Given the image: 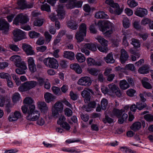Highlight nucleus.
Masks as SVG:
<instances>
[{
    "instance_id": "12",
    "label": "nucleus",
    "mask_w": 153,
    "mask_h": 153,
    "mask_svg": "<svg viewBox=\"0 0 153 153\" xmlns=\"http://www.w3.org/2000/svg\"><path fill=\"white\" fill-rule=\"evenodd\" d=\"M21 113L19 111H15L13 113H11L8 117L9 120L10 122H13L17 120L21 117Z\"/></svg>"
},
{
    "instance_id": "36",
    "label": "nucleus",
    "mask_w": 153,
    "mask_h": 153,
    "mask_svg": "<svg viewBox=\"0 0 153 153\" xmlns=\"http://www.w3.org/2000/svg\"><path fill=\"white\" fill-rule=\"evenodd\" d=\"M148 80V79L147 78H144L142 80V83L143 86L145 88L147 89H150L152 87L150 84L146 81Z\"/></svg>"
},
{
    "instance_id": "58",
    "label": "nucleus",
    "mask_w": 153,
    "mask_h": 153,
    "mask_svg": "<svg viewBox=\"0 0 153 153\" xmlns=\"http://www.w3.org/2000/svg\"><path fill=\"white\" fill-rule=\"evenodd\" d=\"M128 117V115L124 113L122 116L121 118H120L118 120V123L120 124L123 123V122Z\"/></svg>"
},
{
    "instance_id": "38",
    "label": "nucleus",
    "mask_w": 153,
    "mask_h": 153,
    "mask_svg": "<svg viewBox=\"0 0 153 153\" xmlns=\"http://www.w3.org/2000/svg\"><path fill=\"white\" fill-rule=\"evenodd\" d=\"M87 71L91 74L96 76L99 72V70L95 68H88Z\"/></svg>"
},
{
    "instance_id": "33",
    "label": "nucleus",
    "mask_w": 153,
    "mask_h": 153,
    "mask_svg": "<svg viewBox=\"0 0 153 153\" xmlns=\"http://www.w3.org/2000/svg\"><path fill=\"white\" fill-rule=\"evenodd\" d=\"M68 27L73 30H76L77 28V24L74 21H69L67 24Z\"/></svg>"
},
{
    "instance_id": "31",
    "label": "nucleus",
    "mask_w": 153,
    "mask_h": 153,
    "mask_svg": "<svg viewBox=\"0 0 153 153\" xmlns=\"http://www.w3.org/2000/svg\"><path fill=\"white\" fill-rule=\"evenodd\" d=\"M76 57L78 61L80 63H82L85 60L84 55L81 53H78L76 55Z\"/></svg>"
},
{
    "instance_id": "17",
    "label": "nucleus",
    "mask_w": 153,
    "mask_h": 153,
    "mask_svg": "<svg viewBox=\"0 0 153 153\" xmlns=\"http://www.w3.org/2000/svg\"><path fill=\"white\" fill-rule=\"evenodd\" d=\"M90 93H92V91L90 89H85L81 93V95L85 98V102L89 101L90 97Z\"/></svg>"
},
{
    "instance_id": "10",
    "label": "nucleus",
    "mask_w": 153,
    "mask_h": 153,
    "mask_svg": "<svg viewBox=\"0 0 153 153\" xmlns=\"http://www.w3.org/2000/svg\"><path fill=\"white\" fill-rule=\"evenodd\" d=\"M0 30L5 34L7 33L9 30V25L5 19H0Z\"/></svg>"
},
{
    "instance_id": "21",
    "label": "nucleus",
    "mask_w": 153,
    "mask_h": 153,
    "mask_svg": "<svg viewBox=\"0 0 153 153\" xmlns=\"http://www.w3.org/2000/svg\"><path fill=\"white\" fill-rule=\"evenodd\" d=\"M10 60L13 62L16 66L19 65L20 63L21 62V58L18 55H13L11 56Z\"/></svg>"
},
{
    "instance_id": "24",
    "label": "nucleus",
    "mask_w": 153,
    "mask_h": 153,
    "mask_svg": "<svg viewBox=\"0 0 153 153\" xmlns=\"http://www.w3.org/2000/svg\"><path fill=\"white\" fill-rule=\"evenodd\" d=\"M70 68L74 70L77 74H80L82 72L81 68L78 64L75 63L71 64L70 65Z\"/></svg>"
},
{
    "instance_id": "3",
    "label": "nucleus",
    "mask_w": 153,
    "mask_h": 153,
    "mask_svg": "<svg viewBox=\"0 0 153 153\" xmlns=\"http://www.w3.org/2000/svg\"><path fill=\"white\" fill-rule=\"evenodd\" d=\"M105 3L113 8H110L109 9V12L111 13L120 15L122 12L123 10L120 8L119 4L117 3H114L113 0H106Z\"/></svg>"
},
{
    "instance_id": "55",
    "label": "nucleus",
    "mask_w": 153,
    "mask_h": 153,
    "mask_svg": "<svg viewBox=\"0 0 153 153\" xmlns=\"http://www.w3.org/2000/svg\"><path fill=\"white\" fill-rule=\"evenodd\" d=\"M60 39L59 38H56L53 41V48L54 50L56 49L57 47L59 46V43Z\"/></svg>"
},
{
    "instance_id": "52",
    "label": "nucleus",
    "mask_w": 153,
    "mask_h": 153,
    "mask_svg": "<svg viewBox=\"0 0 153 153\" xmlns=\"http://www.w3.org/2000/svg\"><path fill=\"white\" fill-rule=\"evenodd\" d=\"M144 119L148 122H151L153 121V115L148 114L145 115L144 116Z\"/></svg>"
},
{
    "instance_id": "16",
    "label": "nucleus",
    "mask_w": 153,
    "mask_h": 153,
    "mask_svg": "<svg viewBox=\"0 0 153 153\" xmlns=\"http://www.w3.org/2000/svg\"><path fill=\"white\" fill-rule=\"evenodd\" d=\"M38 106L42 112L45 113L48 110V108L46 103L44 101H39L37 102Z\"/></svg>"
},
{
    "instance_id": "44",
    "label": "nucleus",
    "mask_w": 153,
    "mask_h": 153,
    "mask_svg": "<svg viewBox=\"0 0 153 153\" xmlns=\"http://www.w3.org/2000/svg\"><path fill=\"white\" fill-rule=\"evenodd\" d=\"M123 27L125 28H127L129 27L130 22L128 18H124L123 20Z\"/></svg>"
},
{
    "instance_id": "13",
    "label": "nucleus",
    "mask_w": 153,
    "mask_h": 153,
    "mask_svg": "<svg viewBox=\"0 0 153 153\" xmlns=\"http://www.w3.org/2000/svg\"><path fill=\"white\" fill-rule=\"evenodd\" d=\"M129 55L127 52L124 49H122L120 51V60L122 63H124L127 61L128 59Z\"/></svg>"
},
{
    "instance_id": "59",
    "label": "nucleus",
    "mask_w": 153,
    "mask_h": 153,
    "mask_svg": "<svg viewBox=\"0 0 153 153\" xmlns=\"http://www.w3.org/2000/svg\"><path fill=\"white\" fill-rule=\"evenodd\" d=\"M87 62L89 66L94 65L95 64V60L91 58H88L87 59Z\"/></svg>"
},
{
    "instance_id": "19",
    "label": "nucleus",
    "mask_w": 153,
    "mask_h": 153,
    "mask_svg": "<svg viewBox=\"0 0 153 153\" xmlns=\"http://www.w3.org/2000/svg\"><path fill=\"white\" fill-rule=\"evenodd\" d=\"M22 48L27 55H31L33 54L34 51L30 45L24 44L22 45Z\"/></svg>"
},
{
    "instance_id": "32",
    "label": "nucleus",
    "mask_w": 153,
    "mask_h": 153,
    "mask_svg": "<svg viewBox=\"0 0 153 153\" xmlns=\"http://www.w3.org/2000/svg\"><path fill=\"white\" fill-rule=\"evenodd\" d=\"M149 67L147 65H144L140 68L138 72L141 74H147L149 72Z\"/></svg>"
},
{
    "instance_id": "56",
    "label": "nucleus",
    "mask_w": 153,
    "mask_h": 153,
    "mask_svg": "<svg viewBox=\"0 0 153 153\" xmlns=\"http://www.w3.org/2000/svg\"><path fill=\"white\" fill-rule=\"evenodd\" d=\"M45 39L46 42H49L52 39V36L48 32H45L44 33Z\"/></svg>"
},
{
    "instance_id": "43",
    "label": "nucleus",
    "mask_w": 153,
    "mask_h": 153,
    "mask_svg": "<svg viewBox=\"0 0 153 153\" xmlns=\"http://www.w3.org/2000/svg\"><path fill=\"white\" fill-rule=\"evenodd\" d=\"M36 79L37 81V82H36L37 85L38 84L40 86H42L46 81L45 78L40 76L37 77Z\"/></svg>"
},
{
    "instance_id": "30",
    "label": "nucleus",
    "mask_w": 153,
    "mask_h": 153,
    "mask_svg": "<svg viewBox=\"0 0 153 153\" xmlns=\"http://www.w3.org/2000/svg\"><path fill=\"white\" fill-rule=\"evenodd\" d=\"M141 126V124L140 122H137L134 123L131 127V129L134 131L139 130Z\"/></svg>"
},
{
    "instance_id": "27",
    "label": "nucleus",
    "mask_w": 153,
    "mask_h": 153,
    "mask_svg": "<svg viewBox=\"0 0 153 153\" xmlns=\"http://www.w3.org/2000/svg\"><path fill=\"white\" fill-rule=\"evenodd\" d=\"M53 108L59 111V113H61L63 111V105L62 102L58 101L54 104Z\"/></svg>"
},
{
    "instance_id": "47",
    "label": "nucleus",
    "mask_w": 153,
    "mask_h": 153,
    "mask_svg": "<svg viewBox=\"0 0 153 153\" xmlns=\"http://www.w3.org/2000/svg\"><path fill=\"white\" fill-rule=\"evenodd\" d=\"M127 3L129 7H134L137 6L138 4L134 0H128Z\"/></svg>"
},
{
    "instance_id": "23",
    "label": "nucleus",
    "mask_w": 153,
    "mask_h": 153,
    "mask_svg": "<svg viewBox=\"0 0 153 153\" xmlns=\"http://www.w3.org/2000/svg\"><path fill=\"white\" fill-rule=\"evenodd\" d=\"M64 57L71 60L74 58V54L72 51H65L64 52Z\"/></svg>"
},
{
    "instance_id": "4",
    "label": "nucleus",
    "mask_w": 153,
    "mask_h": 153,
    "mask_svg": "<svg viewBox=\"0 0 153 153\" xmlns=\"http://www.w3.org/2000/svg\"><path fill=\"white\" fill-rule=\"evenodd\" d=\"M79 30L76 32L75 37L77 42H80L84 40V37L85 36L87 32V26L84 23L81 24L79 27Z\"/></svg>"
},
{
    "instance_id": "15",
    "label": "nucleus",
    "mask_w": 153,
    "mask_h": 153,
    "mask_svg": "<svg viewBox=\"0 0 153 153\" xmlns=\"http://www.w3.org/2000/svg\"><path fill=\"white\" fill-rule=\"evenodd\" d=\"M135 14L138 16L142 17L148 14V11L145 9L138 7L136 9Z\"/></svg>"
},
{
    "instance_id": "34",
    "label": "nucleus",
    "mask_w": 153,
    "mask_h": 153,
    "mask_svg": "<svg viewBox=\"0 0 153 153\" xmlns=\"http://www.w3.org/2000/svg\"><path fill=\"white\" fill-rule=\"evenodd\" d=\"M97 44L86 43L85 44V46L87 47L88 49L94 51H95L97 50Z\"/></svg>"
},
{
    "instance_id": "5",
    "label": "nucleus",
    "mask_w": 153,
    "mask_h": 153,
    "mask_svg": "<svg viewBox=\"0 0 153 153\" xmlns=\"http://www.w3.org/2000/svg\"><path fill=\"white\" fill-rule=\"evenodd\" d=\"M43 61L45 65L48 67L55 69H57L58 68V62L54 58H47L45 59Z\"/></svg>"
},
{
    "instance_id": "20",
    "label": "nucleus",
    "mask_w": 153,
    "mask_h": 153,
    "mask_svg": "<svg viewBox=\"0 0 153 153\" xmlns=\"http://www.w3.org/2000/svg\"><path fill=\"white\" fill-rule=\"evenodd\" d=\"M44 98L46 102L48 103L53 101L56 99V97L54 96L48 92L45 94Z\"/></svg>"
},
{
    "instance_id": "7",
    "label": "nucleus",
    "mask_w": 153,
    "mask_h": 153,
    "mask_svg": "<svg viewBox=\"0 0 153 153\" xmlns=\"http://www.w3.org/2000/svg\"><path fill=\"white\" fill-rule=\"evenodd\" d=\"M29 20L27 16L21 13L16 17L13 20V24L16 25H18L19 23L23 24L27 23Z\"/></svg>"
},
{
    "instance_id": "45",
    "label": "nucleus",
    "mask_w": 153,
    "mask_h": 153,
    "mask_svg": "<svg viewBox=\"0 0 153 153\" xmlns=\"http://www.w3.org/2000/svg\"><path fill=\"white\" fill-rule=\"evenodd\" d=\"M29 36L31 38H37L40 36V34L34 31H30L29 32Z\"/></svg>"
},
{
    "instance_id": "49",
    "label": "nucleus",
    "mask_w": 153,
    "mask_h": 153,
    "mask_svg": "<svg viewBox=\"0 0 153 153\" xmlns=\"http://www.w3.org/2000/svg\"><path fill=\"white\" fill-rule=\"evenodd\" d=\"M51 89L53 92L56 95H59L61 94V92L59 88L57 87L53 86L52 87Z\"/></svg>"
},
{
    "instance_id": "48",
    "label": "nucleus",
    "mask_w": 153,
    "mask_h": 153,
    "mask_svg": "<svg viewBox=\"0 0 153 153\" xmlns=\"http://www.w3.org/2000/svg\"><path fill=\"white\" fill-rule=\"evenodd\" d=\"M44 22L43 19H37L34 22V25L36 26H41Z\"/></svg>"
},
{
    "instance_id": "64",
    "label": "nucleus",
    "mask_w": 153,
    "mask_h": 153,
    "mask_svg": "<svg viewBox=\"0 0 153 153\" xmlns=\"http://www.w3.org/2000/svg\"><path fill=\"white\" fill-rule=\"evenodd\" d=\"M120 151L122 152V153H129L132 151L130 149H128L126 147H122L120 148Z\"/></svg>"
},
{
    "instance_id": "41",
    "label": "nucleus",
    "mask_w": 153,
    "mask_h": 153,
    "mask_svg": "<svg viewBox=\"0 0 153 153\" xmlns=\"http://www.w3.org/2000/svg\"><path fill=\"white\" fill-rule=\"evenodd\" d=\"M137 108L139 110H141L144 108L146 107L147 105L146 103L141 102L136 103Z\"/></svg>"
},
{
    "instance_id": "2",
    "label": "nucleus",
    "mask_w": 153,
    "mask_h": 153,
    "mask_svg": "<svg viewBox=\"0 0 153 153\" xmlns=\"http://www.w3.org/2000/svg\"><path fill=\"white\" fill-rule=\"evenodd\" d=\"M100 30L102 31L105 36L109 37L111 36L114 30V25L113 24L108 21L105 22V25L101 27Z\"/></svg>"
},
{
    "instance_id": "63",
    "label": "nucleus",
    "mask_w": 153,
    "mask_h": 153,
    "mask_svg": "<svg viewBox=\"0 0 153 153\" xmlns=\"http://www.w3.org/2000/svg\"><path fill=\"white\" fill-rule=\"evenodd\" d=\"M136 93V91L133 89H130L127 91L126 94L129 96L133 97Z\"/></svg>"
},
{
    "instance_id": "57",
    "label": "nucleus",
    "mask_w": 153,
    "mask_h": 153,
    "mask_svg": "<svg viewBox=\"0 0 153 153\" xmlns=\"http://www.w3.org/2000/svg\"><path fill=\"white\" fill-rule=\"evenodd\" d=\"M69 95L71 99L73 100H76L78 98L77 94L76 93H74L72 91H71L70 92Z\"/></svg>"
},
{
    "instance_id": "51",
    "label": "nucleus",
    "mask_w": 153,
    "mask_h": 153,
    "mask_svg": "<svg viewBox=\"0 0 153 153\" xmlns=\"http://www.w3.org/2000/svg\"><path fill=\"white\" fill-rule=\"evenodd\" d=\"M36 121V124L40 126L43 125L45 123L44 119L40 116Z\"/></svg>"
},
{
    "instance_id": "18",
    "label": "nucleus",
    "mask_w": 153,
    "mask_h": 153,
    "mask_svg": "<svg viewBox=\"0 0 153 153\" xmlns=\"http://www.w3.org/2000/svg\"><path fill=\"white\" fill-rule=\"evenodd\" d=\"M122 114L121 109L119 110L117 108H114L112 112H110L108 113L112 117H116L117 118H120Z\"/></svg>"
},
{
    "instance_id": "6",
    "label": "nucleus",
    "mask_w": 153,
    "mask_h": 153,
    "mask_svg": "<svg viewBox=\"0 0 153 153\" xmlns=\"http://www.w3.org/2000/svg\"><path fill=\"white\" fill-rule=\"evenodd\" d=\"M37 85V83L36 81H33L26 82L19 86L18 89L21 92L26 91L34 87Z\"/></svg>"
},
{
    "instance_id": "37",
    "label": "nucleus",
    "mask_w": 153,
    "mask_h": 153,
    "mask_svg": "<svg viewBox=\"0 0 153 153\" xmlns=\"http://www.w3.org/2000/svg\"><path fill=\"white\" fill-rule=\"evenodd\" d=\"M131 41V44L136 49L140 47V45L139 40L134 38H132Z\"/></svg>"
},
{
    "instance_id": "11",
    "label": "nucleus",
    "mask_w": 153,
    "mask_h": 153,
    "mask_svg": "<svg viewBox=\"0 0 153 153\" xmlns=\"http://www.w3.org/2000/svg\"><path fill=\"white\" fill-rule=\"evenodd\" d=\"M65 117L64 115H62L59 118L57 123L65 129L68 130L70 129L71 127L68 123L65 122Z\"/></svg>"
},
{
    "instance_id": "50",
    "label": "nucleus",
    "mask_w": 153,
    "mask_h": 153,
    "mask_svg": "<svg viewBox=\"0 0 153 153\" xmlns=\"http://www.w3.org/2000/svg\"><path fill=\"white\" fill-rule=\"evenodd\" d=\"M61 150L63 151L70 152H79V151H77L75 149L72 148H67L64 147L61 149Z\"/></svg>"
},
{
    "instance_id": "39",
    "label": "nucleus",
    "mask_w": 153,
    "mask_h": 153,
    "mask_svg": "<svg viewBox=\"0 0 153 153\" xmlns=\"http://www.w3.org/2000/svg\"><path fill=\"white\" fill-rule=\"evenodd\" d=\"M18 4L20 8L24 9L27 7L26 2L25 0H18Z\"/></svg>"
},
{
    "instance_id": "54",
    "label": "nucleus",
    "mask_w": 153,
    "mask_h": 153,
    "mask_svg": "<svg viewBox=\"0 0 153 153\" xmlns=\"http://www.w3.org/2000/svg\"><path fill=\"white\" fill-rule=\"evenodd\" d=\"M0 77L2 79H5L6 80L11 79L10 75L9 74L4 72L0 73Z\"/></svg>"
},
{
    "instance_id": "26",
    "label": "nucleus",
    "mask_w": 153,
    "mask_h": 153,
    "mask_svg": "<svg viewBox=\"0 0 153 153\" xmlns=\"http://www.w3.org/2000/svg\"><path fill=\"white\" fill-rule=\"evenodd\" d=\"M119 86L120 88L123 90H126L130 87L128 83L125 79L120 81Z\"/></svg>"
},
{
    "instance_id": "8",
    "label": "nucleus",
    "mask_w": 153,
    "mask_h": 153,
    "mask_svg": "<svg viewBox=\"0 0 153 153\" xmlns=\"http://www.w3.org/2000/svg\"><path fill=\"white\" fill-rule=\"evenodd\" d=\"M13 39L15 42H17L26 38L24 32L19 29H15L13 32Z\"/></svg>"
},
{
    "instance_id": "1",
    "label": "nucleus",
    "mask_w": 153,
    "mask_h": 153,
    "mask_svg": "<svg viewBox=\"0 0 153 153\" xmlns=\"http://www.w3.org/2000/svg\"><path fill=\"white\" fill-rule=\"evenodd\" d=\"M40 114L39 111L35 110V106L32 105L30 106L26 118L27 120L33 121H35L39 118Z\"/></svg>"
},
{
    "instance_id": "29",
    "label": "nucleus",
    "mask_w": 153,
    "mask_h": 153,
    "mask_svg": "<svg viewBox=\"0 0 153 153\" xmlns=\"http://www.w3.org/2000/svg\"><path fill=\"white\" fill-rule=\"evenodd\" d=\"M95 17L97 19H107L108 17V16L105 14L103 11H99L97 12L95 14Z\"/></svg>"
},
{
    "instance_id": "28",
    "label": "nucleus",
    "mask_w": 153,
    "mask_h": 153,
    "mask_svg": "<svg viewBox=\"0 0 153 153\" xmlns=\"http://www.w3.org/2000/svg\"><path fill=\"white\" fill-rule=\"evenodd\" d=\"M98 42L102 45L106 46H107L108 41L101 36H98L96 37Z\"/></svg>"
},
{
    "instance_id": "14",
    "label": "nucleus",
    "mask_w": 153,
    "mask_h": 153,
    "mask_svg": "<svg viewBox=\"0 0 153 153\" xmlns=\"http://www.w3.org/2000/svg\"><path fill=\"white\" fill-rule=\"evenodd\" d=\"M63 6L62 5H59L56 10L57 13V16L60 19H63L65 16V11L63 9Z\"/></svg>"
},
{
    "instance_id": "35",
    "label": "nucleus",
    "mask_w": 153,
    "mask_h": 153,
    "mask_svg": "<svg viewBox=\"0 0 153 153\" xmlns=\"http://www.w3.org/2000/svg\"><path fill=\"white\" fill-rule=\"evenodd\" d=\"M12 99L13 103H16L20 99V95L18 93L16 92L13 94L12 97Z\"/></svg>"
},
{
    "instance_id": "61",
    "label": "nucleus",
    "mask_w": 153,
    "mask_h": 153,
    "mask_svg": "<svg viewBox=\"0 0 153 153\" xmlns=\"http://www.w3.org/2000/svg\"><path fill=\"white\" fill-rule=\"evenodd\" d=\"M27 62L28 66L35 65V60L32 57H29L27 58Z\"/></svg>"
},
{
    "instance_id": "9",
    "label": "nucleus",
    "mask_w": 153,
    "mask_h": 153,
    "mask_svg": "<svg viewBox=\"0 0 153 153\" xmlns=\"http://www.w3.org/2000/svg\"><path fill=\"white\" fill-rule=\"evenodd\" d=\"M91 82L90 78L86 76L82 77L79 79L77 82V84L83 86H88L91 85Z\"/></svg>"
},
{
    "instance_id": "60",
    "label": "nucleus",
    "mask_w": 153,
    "mask_h": 153,
    "mask_svg": "<svg viewBox=\"0 0 153 153\" xmlns=\"http://www.w3.org/2000/svg\"><path fill=\"white\" fill-rule=\"evenodd\" d=\"M64 112L65 114L68 117L71 116L73 114L72 111L68 108H66L65 109Z\"/></svg>"
},
{
    "instance_id": "22",
    "label": "nucleus",
    "mask_w": 153,
    "mask_h": 153,
    "mask_svg": "<svg viewBox=\"0 0 153 153\" xmlns=\"http://www.w3.org/2000/svg\"><path fill=\"white\" fill-rule=\"evenodd\" d=\"M109 89L108 91V94L113 96L114 94V93L116 91L117 89H118V87H117L115 84L112 83L108 85Z\"/></svg>"
},
{
    "instance_id": "40",
    "label": "nucleus",
    "mask_w": 153,
    "mask_h": 153,
    "mask_svg": "<svg viewBox=\"0 0 153 153\" xmlns=\"http://www.w3.org/2000/svg\"><path fill=\"white\" fill-rule=\"evenodd\" d=\"M77 0H68V3L66 4V7L68 9H72L74 8V2Z\"/></svg>"
},
{
    "instance_id": "46",
    "label": "nucleus",
    "mask_w": 153,
    "mask_h": 153,
    "mask_svg": "<svg viewBox=\"0 0 153 153\" xmlns=\"http://www.w3.org/2000/svg\"><path fill=\"white\" fill-rule=\"evenodd\" d=\"M23 102L24 104L30 105L33 102V100L31 97H27L24 99Z\"/></svg>"
},
{
    "instance_id": "62",
    "label": "nucleus",
    "mask_w": 153,
    "mask_h": 153,
    "mask_svg": "<svg viewBox=\"0 0 153 153\" xmlns=\"http://www.w3.org/2000/svg\"><path fill=\"white\" fill-rule=\"evenodd\" d=\"M140 38H142L143 40H145L148 37V34L147 33H140L137 34Z\"/></svg>"
},
{
    "instance_id": "42",
    "label": "nucleus",
    "mask_w": 153,
    "mask_h": 153,
    "mask_svg": "<svg viewBox=\"0 0 153 153\" xmlns=\"http://www.w3.org/2000/svg\"><path fill=\"white\" fill-rule=\"evenodd\" d=\"M108 101L107 100L103 98L101 101V105L102 109L103 110H105L107 107Z\"/></svg>"
},
{
    "instance_id": "53",
    "label": "nucleus",
    "mask_w": 153,
    "mask_h": 153,
    "mask_svg": "<svg viewBox=\"0 0 153 153\" xmlns=\"http://www.w3.org/2000/svg\"><path fill=\"white\" fill-rule=\"evenodd\" d=\"M41 9L42 10L46 11L47 12L51 11L50 6L47 3L42 5L41 7Z\"/></svg>"
},
{
    "instance_id": "25",
    "label": "nucleus",
    "mask_w": 153,
    "mask_h": 153,
    "mask_svg": "<svg viewBox=\"0 0 153 153\" xmlns=\"http://www.w3.org/2000/svg\"><path fill=\"white\" fill-rule=\"evenodd\" d=\"M104 59L106 62L108 63H113L115 61L112 53L108 54L106 57H104Z\"/></svg>"
}]
</instances>
